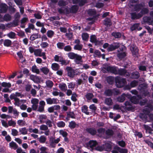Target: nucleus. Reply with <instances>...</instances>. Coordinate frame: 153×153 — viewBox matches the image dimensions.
Returning <instances> with one entry per match:
<instances>
[{"instance_id": "nucleus-1", "label": "nucleus", "mask_w": 153, "mask_h": 153, "mask_svg": "<svg viewBox=\"0 0 153 153\" xmlns=\"http://www.w3.org/2000/svg\"><path fill=\"white\" fill-rule=\"evenodd\" d=\"M68 57L71 59L74 60V62L79 64L82 62L81 56L73 52H70L67 54Z\"/></svg>"}, {"instance_id": "nucleus-2", "label": "nucleus", "mask_w": 153, "mask_h": 153, "mask_svg": "<svg viewBox=\"0 0 153 153\" xmlns=\"http://www.w3.org/2000/svg\"><path fill=\"white\" fill-rule=\"evenodd\" d=\"M115 81L116 86L118 88L123 87L126 83V79L122 78L118 76L115 77Z\"/></svg>"}, {"instance_id": "nucleus-3", "label": "nucleus", "mask_w": 153, "mask_h": 153, "mask_svg": "<svg viewBox=\"0 0 153 153\" xmlns=\"http://www.w3.org/2000/svg\"><path fill=\"white\" fill-rule=\"evenodd\" d=\"M97 144H85V146H86L88 149H93L95 147V149L98 151H102L105 149L104 145L102 146H97L96 147Z\"/></svg>"}, {"instance_id": "nucleus-4", "label": "nucleus", "mask_w": 153, "mask_h": 153, "mask_svg": "<svg viewBox=\"0 0 153 153\" xmlns=\"http://www.w3.org/2000/svg\"><path fill=\"white\" fill-rule=\"evenodd\" d=\"M125 109L128 111H134L135 107L133 106L132 103L130 101H126L124 103Z\"/></svg>"}, {"instance_id": "nucleus-5", "label": "nucleus", "mask_w": 153, "mask_h": 153, "mask_svg": "<svg viewBox=\"0 0 153 153\" xmlns=\"http://www.w3.org/2000/svg\"><path fill=\"white\" fill-rule=\"evenodd\" d=\"M120 46L119 43H114L113 44L110 45L107 50L108 52L112 51L118 49Z\"/></svg>"}, {"instance_id": "nucleus-6", "label": "nucleus", "mask_w": 153, "mask_h": 153, "mask_svg": "<svg viewBox=\"0 0 153 153\" xmlns=\"http://www.w3.org/2000/svg\"><path fill=\"white\" fill-rule=\"evenodd\" d=\"M65 70L67 72L68 76L71 77H74L75 75V71L72 67L67 66Z\"/></svg>"}, {"instance_id": "nucleus-7", "label": "nucleus", "mask_w": 153, "mask_h": 153, "mask_svg": "<svg viewBox=\"0 0 153 153\" xmlns=\"http://www.w3.org/2000/svg\"><path fill=\"white\" fill-rule=\"evenodd\" d=\"M131 96L129 94H126L125 93L123 94L120 96H119L117 98V101L119 102H124L126 100V97L129 98L128 96Z\"/></svg>"}, {"instance_id": "nucleus-8", "label": "nucleus", "mask_w": 153, "mask_h": 153, "mask_svg": "<svg viewBox=\"0 0 153 153\" xmlns=\"http://www.w3.org/2000/svg\"><path fill=\"white\" fill-rule=\"evenodd\" d=\"M131 6L134 7V10L136 12H139L141 9L142 7H144V4L140 3L135 4H131Z\"/></svg>"}, {"instance_id": "nucleus-9", "label": "nucleus", "mask_w": 153, "mask_h": 153, "mask_svg": "<svg viewBox=\"0 0 153 153\" xmlns=\"http://www.w3.org/2000/svg\"><path fill=\"white\" fill-rule=\"evenodd\" d=\"M118 152L120 153H127V150L125 149H120L119 147L116 146L112 151V153H119Z\"/></svg>"}, {"instance_id": "nucleus-10", "label": "nucleus", "mask_w": 153, "mask_h": 153, "mask_svg": "<svg viewBox=\"0 0 153 153\" xmlns=\"http://www.w3.org/2000/svg\"><path fill=\"white\" fill-rule=\"evenodd\" d=\"M130 50L133 55L137 56L138 55L139 50L136 46L134 45H132L130 47Z\"/></svg>"}, {"instance_id": "nucleus-11", "label": "nucleus", "mask_w": 153, "mask_h": 153, "mask_svg": "<svg viewBox=\"0 0 153 153\" xmlns=\"http://www.w3.org/2000/svg\"><path fill=\"white\" fill-rule=\"evenodd\" d=\"M142 97L140 95H138L137 97L135 96L132 97L130 98L131 102L134 104H137L139 102V99H141Z\"/></svg>"}, {"instance_id": "nucleus-12", "label": "nucleus", "mask_w": 153, "mask_h": 153, "mask_svg": "<svg viewBox=\"0 0 153 153\" xmlns=\"http://www.w3.org/2000/svg\"><path fill=\"white\" fill-rule=\"evenodd\" d=\"M117 68L115 66H108L106 68V70L109 72L117 74Z\"/></svg>"}, {"instance_id": "nucleus-13", "label": "nucleus", "mask_w": 153, "mask_h": 153, "mask_svg": "<svg viewBox=\"0 0 153 153\" xmlns=\"http://www.w3.org/2000/svg\"><path fill=\"white\" fill-rule=\"evenodd\" d=\"M143 22L146 23L149 25H151L153 23V19L149 16H144L143 18Z\"/></svg>"}, {"instance_id": "nucleus-14", "label": "nucleus", "mask_w": 153, "mask_h": 153, "mask_svg": "<svg viewBox=\"0 0 153 153\" xmlns=\"http://www.w3.org/2000/svg\"><path fill=\"white\" fill-rule=\"evenodd\" d=\"M46 101L48 104L52 105L53 104H57V99L56 98H51V97H49L46 99Z\"/></svg>"}, {"instance_id": "nucleus-15", "label": "nucleus", "mask_w": 153, "mask_h": 153, "mask_svg": "<svg viewBox=\"0 0 153 153\" xmlns=\"http://www.w3.org/2000/svg\"><path fill=\"white\" fill-rule=\"evenodd\" d=\"M131 19L132 20H137L141 18L139 13H137L136 12H131L130 13Z\"/></svg>"}, {"instance_id": "nucleus-16", "label": "nucleus", "mask_w": 153, "mask_h": 153, "mask_svg": "<svg viewBox=\"0 0 153 153\" xmlns=\"http://www.w3.org/2000/svg\"><path fill=\"white\" fill-rule=\"evenodd\" d=\"M86 131L92 136L96 134L97 132L96 129L94 128H88L85 129Z\"/></svg>"}, {"instance_id": "nucleus-17", "label": "nucleus", "mask_w": 153, "mask_h": 153, "mask_svg": "<svg viewBox=\"0 0 153 153\" xmlns=\"http://www.w3.org/2000/svg\"><path fill=\"white\" fill-rule=\"evenodd\" d=\"M8 8L7 5L5 3H1L0 5V10L1 13H5Z\"/></svg>"}, {"instance_id": "nucleus-18", "label": "nucleus", "mask_w": 153, "mask_h": 153, "mask_svg": "<svg viewBox=\"0 0 153 153\" xmlns=\"http://www.w3.org/2000/svg\"><path fill=\"white\" fill-rule=\"evenodd\" d=\"M104 24L107 27H110L112 25V22L110 18H106L104 20Z\"/></svg>"}, {"instance_id": "nucleus-19", "label": "nucleus", "mask_w": 153, "mask_h": 153, "mask_svg": "<svg viewBox=\"0 0 153 153\" xmlns=\"http://www.w3.org/2000/svg\"><path fill=\"white\" fill-rule=\"evenodd\" d=\"M140 10V12L139 13L140 14L141 18L143 15L148 13L149 11L148 9L146 8H143L142 9H141Z\"/></svg>"}, {"instance_id": "nucleus-20", "label": "nucleus", "mask_w": 153, "mask_h": 153, "mask_svg": "<svg viewBox=\"0 0 153 153\" xmlns=\"http://www.w3.org/2000/svg\"><path fill=\"white\" fill-rule=\"evenodd\" d=\"M41 38V35L39 33H34L32 34L30 36V40L33 41L35 39Z\"/></svg>"}, {"instance_id": "nucleus-21", "label": "nucleus", "mask_w": 153, "mask_h": 153, "mask_svg": "<svg viewBox=\"0 0 153 153\" xmlns=\"http://www.w3.org/2000/svg\"><path fill=\"white\" fill-rule=\"evenodd\" d=\"M113 90L111 89H108L105 90L104 94L106 96L111 97L113 95Z\"/></svg>"}, {"instance_id": "nucleus-22", "label": "nucleus", "mask_w": 153, "mask_h": 153, "mask_svg": "<svg viewBox=\"0 0 153 153\" xmlns=\"http://www.w3.org/2000/svg\"><path fill=\"white\" fill-rule=\"evenodd\" d=\"M51 68L54 71H56L60 68V66L59 64L56 63H54L51 64Z\"/></svg>"}, {"instance_id": "nucleus-23", "label": "nucleus", "mask_w": 153, "mask_h": 153, "mask_svg": "<svg viewBox=\"0 0 153 153\" xmlns=\"http://www.w3.org/2000/svg\"><path fill=\"white\" fill-rule=\"evenodd\" d=\"M131 77L132 78L138 79L140 76L139 72L137 71L134 72L131 74Z\"/></svg>"}, {"instance_id": "nucleus-24", "label": "nucleus", "mask_w": 153, "mask_h": 153, "mask_svg": "<svg viewBox=\"0 0 153 153\" xmlns=\"http://www.w3.org/2000/svg\"><path fill=\"white\" fill-rule=\"evenodd\" d=\"M111 35L115 39L120 38L122 36V34L120 32H113L111 33Z\"/></svg>"}, {"instance_id": "nucleus-25", "label": "nucleus", "mask_w": 153, "mask_h": 153, "mask_svg": "<svg viewBox=\"0 0 153 153\" xmlns=\"http://www.w3.org/2000/svg\"><path fill=\"white\" fill-rule=\"evenodd\" d=\"M127 73L126 70L125 69H120L117 70V74L121 76L124 75Z\"/></svg>"}, {"instance_id": "nucleus-26", "label": "nucleus", "mask_w": 153, "mask_h": 153, "mask_svg": "<svg viewBox=\"0 0 153 153\" xmlns=\"http://www.w3.org/2000/svg\"><path fill=\"white\" fill-rule=\"evenodd\" d=\"M59 87L62 91H65L67 88L66 84L65 83H60L59 84Z\"/></svg>"}, {"instance_id": "nucleus-27", "label": "nucleus", "mask_w": 153, "mask_h": 153, "mask_svg": "<svg viewBox=\"0 0 153 153\" xmlns=\"http://www.w3.org/2000/svg\"><path fill=\"white\" fill-rule=\"evenodd\" d=\"M105 103L108 105H111L113 104L112 100L111 98H106L105 100Z\"/></svg>"}, {"instance_id": "nucleus-28", "label": "nucleus", "mask_w": 153, "mask_h": 153, "mask_svg": "<svg viewBox=\"0 0 153 153\" xmlns=\"http://www.w3.org/2000/svg\"><path fill=\"white\" fill-rule=\"evenodd\" d=\"M81 111L82 112L85 113L86 115H88L89 114V112L88 111V107L86 105H85L82 107Z\"/></svg>"}, {"instance_id": "nucleus-29", "label": "nucleus", "mask_w": 153, "mask_h": 153, "mask_svg": "<svg viewBox=\"0 0 153 153\" xmlns=\"http://www.w3.org/2000/svg\"><path fill=\"white\" fill-rule=\"evenodd\" d=\"M40 70L45 75H47L50 71L49 69L46 67H42L40 68Z\"/></svg>"}, {"instance_id": "nucleus-30", "label": "nucleus", "mask_w": 153, "mask_h": 153, "mask_svg": "<svg viewBox=\"0 0 153 153\" xmlns=\"http://www.w3.org/2000/svg\"><path fill=\"white\" fill-rule=\"evenodd\" d=\"M4 45L5 46L8 47L12 44V41L8 39H5L4 42Z\"/></svg>"}, {"instance_id": "nucleus-31", "label": "nucleus", "mask_w": 153, "mask_h": 153, "mask_svg": "<svg viewBox=\"0 0 153 153\" xmlns=\"http://www.w3.org/2000/svg\"><path fill=\"white\" fill-rule=\"evenodd\" d=\"M65 45V43L62 42H58L56 44L57 48L61 50L64 49Z\"/></svg>"}, {"instance_id": "nucleus-32", "label": "nucleus", "mask_w": 153, "mask_h": 153, "mask_svg": "<svg viewBox=\"0 0 153 153\" xmlns=\"http://www.w3.org/2000/svg\"><path fill=\"white\" fill-rule=\"evenodd\" d=\"M88 13L90 16H93L96 15V11L94 9H91L88 10Z\"/></svg>"}, {"instance_id": "nucleus-33", "label": "nucleus", "mask_w": 153, "mask_h": 153, "mask_svg": "<svg viewBox=\"0 0 153 153\" xmlns=\"http://www.w3.org/2000/svg\"><path fill=\"white\" fill-rule=\"evenodd\" d=\"M78 9L77 7L75 5L72 6L70 8L71 13H76L77 12Z\"/></svg>"}, {"instance_id": "nucleus-34", "label": "nucleus", "mask_w": 153, "mask_h": 153, "mask_svg": "<svg viewBox=\"0 0 153 153\" xmlns=\"http://www.w3.org/2000/svg\"><path fill=\"white\" fill-rule=\"evenodd\" d=\"M106 134L108 136H112L114 134V131L111 129H108L105 131Z\"/></svg>"}, {"instance_id": "nucleus-35", "label": "nucleus", "mask_w": 153, "mask_h": 153, "mask_svg": "<svg viewBox=\"0 0 153 153\" xmlns=\"http://www.w3.org/2000/svg\"><path fill=\"white\" fill-rule=\"evenodd\" d=\"M42 51V50L40 48L35 49L34 54L36 56L41 57Z\"/></svg>"}, {"instance_id": "nucleus-36", "label": "nucleus", "mask_w": 153, "mask_h": 153, "mask_svg": "<svg viewBox=\"0 0 153 153\" xmlns=\"http://www.w3.org/2000/svg\"><path fill=\"white\" fill-rule=\"evenodd\" d=\"M85 96L88 100H91L94 97V95L92 93H87Z\"/></svg>"}, {"instance_id": "nucleus-37", "label": "nucleus", "mask_w": 153, "mask_h": 153, "mask_svg": "<svg viewBox=\"0 0 153 153\" xmlns=\"http://www.w3.org/2000/svg\"><path fill=\"white\" fill-rule=\"evenodd\" d=\"M11 19V17L10 15L8 13L5 14L3 17V19L5 21H10Z\"/></svg>"}, {"instance_id": "nucleus-38", "label": "nucleus", "mask_w": 153, "mask_h": 153, "mask_svg": "<svg viewBox=\"0 0 153 153\" xmlns=\"http://www.w3.org/2000/svg\"><path fill=\"white\" fill-rule=\"evenodd\" d=\"M143 127L146 131H148L150 134L151 133V131H152V129L148 125L144 124Z\"/></svg>"}, {"instance_id": "nucleus-39", "label": "nucleus", "mask_w": 153, "mask_h": 153, "mask_svg": "<svg viewBox=\"0 0 153 153\" xmlns=\"http://www.w3.org/2000/svg\"><path fill=\"white\" fill-rule=\"evenodd\" d=\"M67 115L69 118L71 117L72 118H75V115L73 112L69 111L67 112Z\"/></svg>"}, {"instance_id": "nucleus-40", "label": "nucleus", "mask_w": 153, "mask_h": 153, "mask_svg": "<svg viewBox=\"0 0 153 153\" xmlns=\"http://www.w3.org/2000/svg\"><path fill=\"white\" fill-rule=\"evenodd\" d=\"M32 71L33 72L37 74H39V69L37 68V67L36 65H33L32 67Z\"/></svg>"}, {"instance_id": "nucleus-41", "label": "nucleus", "mask_w": 153, "mask_h": 153, "mask_svg": "<svg viewBox=\"0 0 153 153\" xmlns=\"http://www.w3.org/2000/svg\"><path fill=\"white\" fill-rule=\"evenodd\" d=\"M89 35L87 33H83L82 35V39L85 41H87L88 39Z\"/></svg>"}, {"instance_id": "nucleus-42", "label": "nucleus", "mask_w": 153, "mask_h": 153, "mask_svg": "<svg viewBox=\"0 0 153 153\" xmlns=\"http://www.w3.org/2000/svg\"><path fill=\"white\" fill-rule=\"evenodd\" d=\"M78 97V95L75 92H74L72 94L71 97V100L74 102H76L77 100V99L76 97Z\"/></svg>"}, {"instance_id": "nucleus-43", "label": "nucleus", "mask_w": 153, "mask_h": 153, "mask_svg": "<svg viewBox=\"0 0 153 153\" xmlns=\"http://www.w3.org/2000/svg\"><path fill=\"white\" fill-rule=\"evenodd\" d=\"M97 37L95 35H92L91 36L90 41L91 42L95 44L97 42Z\"/></svg>"}, {"instance_id": "nucleus-44", "label": "nucleus", "mask_w": 153, "mask_h": 153, "mask_svg": "<svg viewBox=\"0 0 153 153\" xmlns=\"http://www.w3.org/2000/svg\"><path fill=\"white\" fill-rule=\"evenodd\" d=\"M67 5L66 1L62 0H59L58 2V5L59 7L65 6Z\"/></svg>"}, {"instance_id": "nucleus-45", "label": "nucleus", "mask_w": 153, "mask_h": 153, "mask_svg": "<svg viewBox=\"0 0 153 153\" xmlns=\"http://www.w3.org/2000/svg\"><path fill=\"white\" fill-rule=\"evenodd\" d=\"M76 124L74 121H72L69 123V127L71 129H74L76 127Z\"/></svg>"}, {"instance_id": "nucleus-46", "label": "nucleus", "mask_w": 153, "mask_h": 153, "mask_svg": "<svg viewBox=\"0 0 153 153\" xmlns=\"http://www.w3.org/2000/svg\"><path fill=\"white\" fill-rule=\"evenodd\" d=\"M139 26V24L135 23L131 27L130 29L132 31L136 30L138 28Z\"/></svg>"}, {"instance_id": "nucleus-47", "label": "nucleus", "mask_w": 153, "mask_h": 153, "mask_svg": "<svg viewBox=\"0 0 153 153\" xmlns=\"http://www.w3.org/2000/svg\"><path fill=\"white\" fill-rule=\"evenodd\" d=\"M54 34V32L51 30H48L47 33V36L50 38H51L53 36Z\"/></svg>"}, {"instance_id": "nucleus-48", "label": "nucleus", "mask_w": 153, "mask_h": 153, "mask_svg": "<svg viewBox=\"0 0 153 153\" xmlns=\"http://www.w3.org/2000/svg\"><path fill=\"white\" fill-rule=\"evenodd\" d=\"M126 56V53L124 52L119 53L117 55L118 57L120 59L124 58Z\"/></svg>"}, {"instance_id": "nucleus-49", "label": "nucleus", "mask_w": 153, "mask_h": 153, "mask_svg": "<svg viewBox=\"0 0 153 153\" xmlns=\"http://www.w3.org/2000/svg\"><path fill=\"white\" fill-rule=\"evenodd\" d=\"M57 125L58 127L59 128L64 127L65 125V123L63 121H60L57 123Z\"/></svg>"}, {"instance_id": "nucleus-50", "label": "nucleus", "mask_w": 153, "mask_h": 153, "mask_svg": "<svg viewBox=\"0 0 153 153\" xmlns=\"http://www.w3.org/2000/svg\"><path fill=\"white\" fill-rule=\"evenodd\" d=\"M138 83V82L137 81L134 80L130 83V86L131 88L135 87L137 85Z\"/></svg>"}, {"instance_id": "nucleus-51", "label": "nucleus", "mask_w": 153, "mask_h": 153, "mask_svg": "<svg viewBox=\"0 0 153 153\" xmlns=\"http://www.w3.org/2000/svg\"><path fill=\"white\" fill-rule=\"evenodd\" d=\"M30 79L33 80L34 82H36L39 79L38 77L34 76L33 75H31L30 76Z\"/></svg>"}, {"instance_id": "nucleus-52", "label": "nucleus", "mask_w": 153, "mask_h": 153, "mask_svg": "<svg viewBox=\"0 0 153 153\" xmlns=\"http://www.w3.org/2000/svg\"><path fill=\"white\" fill-rule=\"evenodd\" d=\"M59 62H61V64L62 65H66L68 64V63L66 62V60L64 59L62 57L60 58Z\"/></svg>"}, {"instance_id": "nucleus-53", "label": "nucleus", "mask_w": 153, "mask_h": 153, "mask_svg": "<svg viewBox=\"0 0 153 153\" xmlns=\"http://www.w3.org/2000/svg\"><path fill=\"white\" fill-rule=\"evenodd\" d=\"M94 53V56L95 57L97 56L98 57L100 58L101 56V52L99 50H95Z\"/></svg>"}, {"instance_id": "nucleus-54", "label": "nucleus", "mask_w": 153, "mask_h": 153, "mask_svg": "<svg viewBox=\"0 0 153 153\" xmlns=\"http://www.w3.org/2000/svg\"><path fill=\"white\" fill-rule=\"evenodd\" d=\"M1 86L3 87L9 88L11 87V84L10 82L7 83L3 82L1 83Z\"/></svg>"}, {"instance_id": "nucleus-55", "label": "nucleus", "mask_w": 153, "mask_h": 153, "mask_svg": "<svg viewBox=\"0 0 153 153\" xmlns=\"http://www.w3.org/2000/svg\"><path fill=\"white\" fill-rule=\"evenodd\" d=\"M82 45H76L74 47V49L78 51H81L82 49Z\"/></svg>"}, {"instance_id": "nucleus-56", "label": "nucleus", "mask_w": 153, "mask_h": 153, "mask_svg": "<svg viewBox=\"0 0 153 153\" xmlns=\"http://www.w3.org/2000/svg\"><path fill=\"white\" fill-rule=\"evenodd\" d=\"M19 131L21 132V134H27V131L26 128L25 127L20 128Z\"/></svg>"}, {"instance_id": "nucleus-57", "label": "nucleus", "mask_w": 153, "mask_h": 153, "mask_svg": "<svg viewBox=\"0 0 153 153\" xmlns=\"http://www.w3.org/2000/svg\"><path fill=\"white\" fill-rule=\"evenodd\" d=\"M7 36L11 39H14L16 36V33L14 32H11L7 34Z\"/></svg>"}, {"instance_id": "nucleus-58", "label": "nucleus", "mask_w": 153, "mask_h": 153, "mask_svg": "<svg viewBox=\"0 0 153 153\" xmlns=\"http://www.w3.org/2000/svg\"><path fill=\"white\" fill-rule=\"evenodd\" d=\"M46 84L48 87L51 88L53 86V84L51 81L48 80L46 81Z\"/></svg>"}, {"instance_id": "nucleus-59", "label": "nucleus", "mask_w": 153, "mask_h": 153, "mask_svg": "<svg viewBox=\"0 0 153 153\" xmlns=\"http://www.w3.org/2000/svg\"><path fill=\"white\" fill-rule=\"evenodd\" d=\"M46 140L45 137L44 135L41 136L39 138V141L40 143H45Z\"/></svg>"}, {"instance_id": "nucleus-60", "label": "nucleus", "mask_w": 153, "mask_h": 153, "mask_svg": "<svg viewBox=\"0 0 153 153\" xmlns=\"http://www.w3.org/2000/svg\"><path fill=\"white\" fill-rule=\"evenodd\" d=\"M147 99L145 98L141 100L140 102H139V104L141 106L144 105L147 103Z\"/></svg>"}, {"instance_id": "nucleus-61", "label": "nucleus", "mask_w": 153, "mask_h": 153, "mask_svg": "<svg viewBox=\"0 0 153 153\" xmlns=\"http://www.w3.org/2000/svg\"><path fill=\"white\" fill-rule=\"evenodd\" d=\"M63 49L66 51L70 52L71 51L72 48L70 45H68L65 46Z\"/></svg>"}, {"instance_id": "nucleus-62", "label": "nucleus", "mask_w": 153, "mask_h": 153, "mask_svg": "<svg viewBox=\"0 0 153 153\" xmlns=\"http://www.w3.org/2000/svg\"><path fill=\"white\" fill-rule=\"evenodd\" d=\"M40 45L42 48H45L48 47L49 44L47 42H43Z\"/></svg>"}, {"instance_id": "nucleus-63", "label": "nucleus", "mask_w": 153, "mask_h": 153, "mask_svg": "<svg viewBox=\"0 0 153 153\" xmlns=\"http://www.w3.org/2000/svg\"><path fill=\"white\" fill-rule=\"evenodd\" d=\"M48 126L45 125L43 124L40 126V129L43 131H46L48 130Z\"/></svg>"}, {"instance_id": "nucleus-64", "label": "nucleus", "mask_w": 153, "mask_h": 153, "mask_svg": "<svg viewBox=\"0 0 153 153\" xmlns=\"http://www.w3.org/2000/svg\"><path fill=\"white\" fill-rule=\"evenodd\" d=\"M8 124L9 126H13V127H15L16 125V123L11 120L8 121Z\"/></svg>"}]
</instances>
